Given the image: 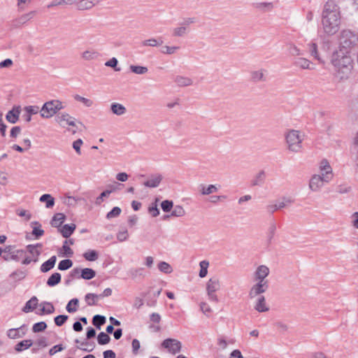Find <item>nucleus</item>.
Instances as JSON below:
<instances>
[{
	"instance_id": "26",
	"label": "nucleus",
	"mask_w": 358,
	"mask_h": 358,
	"mask_svg": "<svg viewBox=\"0 0 358 358\" xmlns=\"http://www.w3.org/2000/svg\"><path fill=\"white\" fill-rule=\"evenodd\" d=\"M252 6L263 12H268L273 8V4L271 2H256L252 3Z\"/></svg>"
},
{
	"instance_id": "13",
	"label": "nucleus",
	"mask_w": 358,
	"mask_h": 358,
	"mask_svg": "<svg viewBox=\"0 0 358 358\" xmlns=\"http://www.w3.org/2000/svg\"><path fill=\"white\" fill-rule=\"evenodd\" d=\"M39 306L41 308L36 312L38 315H50L55 310L54 306L50 302L43 301Z\"/></svg>"
},
{
	"instance_id": "38",
	"label": "nucleus",
	"mask_w": 358,
	"mask_h": 358,
	"mask_svg": "<svg viewBox=\"0 0 358 358\" xmlns=\"http://www.w3.org/2000/svg\"><path fill=\"white\" fill-rule=\"evenodd\" d=\"M96 275V272L89 268H85L81 270V274L80 278H82L85 280H91L94 278Z\"/></svg>"
},
{
	"instance_id": "28",
	"label": "nucleus",
	"mask_w": 358,
	"mask_h": 358,
	"mask_svg": "<svg viewBox=\"0 0 358 358\" xmlns=\"http://www.w3.org/2000/svg\"><path fill=\"white\" fill-rule=\"evenodd\" d=\"M33 344V341L30 339L23 340L15 345V350L17 352H20L29 348Z\"/></svg>"
},
{
	"instance_id": "42",
	"label": "nucleus",
	"mask_w": 358,
	"mask_h": 358,
	"mask_svg": "<svg viewBox=\"0 0 358 358\" xmlns=\"http://www.w3.org/2000/svg\"><path fill=\"white\" fill-rule=\"evenodd\" d=\"M308 51L311 56L314 57L317 60L320 62H323L321 59L318 52H317V45L315 43H310L308 44Z\"/></svg>"
},
{
	"instance_id": "14",
	"label": "nucleus",
	"mask_w": 358,
	"mask_h": 358,
	"mask_svg": "<svg viewBox=\"0 0 358 358\" xmlns=\"http://www.w3.org/2000/svg\"><path fill=\"white\" fill-rule=\"evenodd\" d=\"M21 112V107L20 106H14L12 110H9L6 115V120L12 123H16L19 120V116Z\"/></svg>"
},
{
	"instance_id": "31",
	"label": "nucleus",
	"mask_w": 358,
	"mask_h": 358,
	"mask_svg": "<svg viewBox=\"0 0 358 358\" xmlns=\"http://www.w3.org/2000/svg\"><path fill=\"white\" fill-rule=\"evenodd\" d=\"M110 109L113 113L117 115H124L127 111L126 108L118 103H113L110 106Z\"/></svg>"
},
{
	"instance_id": "54",
	"label": "nucleus",
	"mask_w": 358,
	"mask_h": 358,
	"mask_svg": "<svg viewBox=\"0 0 358 358\" xmlns=\"http://www.w3.org/2000/svg\"><path fill=\"white\" fill-rule=\"evenodd\" d=\"M122 212V210L119 207H114L106 215V218L110 220L114 217H118Z\"/></svg>"
},
{
	"instance_id": "64",
	"label": "nucleus",
	"mask_w": 358,
	"mask_h": 358,
	"mask_svg": "<svg viewBox=\"0 0 358 358\" xmlns=\"http://www.w3.org/2000/svg\"><path fill=\"white\" fill-rule=\"evenodd\" d=\"M200 309L203 312V313L207 315L208 317H209L210 313H212V309L206 302L201 303Z\"/></svg>"
},
{
	"instance_id": "48",
	"label": "nucleus",
	"mask_w": 358,
	"mask_h": 358,
	"mask_svg": "<svg viewBox=\"0 0 358 358\" xmlns=\"http://www.w3.org/2000/svg\"><path fill=\"white\" fill-rule=\"evenodd\" d=\"M199 266H200L199 277L203 278L207 275L209 262L206 260L201 261L199 263Z\"/></svg>"
},
{
	"instance_id": "46",
	"label": "nucleus",
	"mask_w": 358,
	"mask_h": 358,
	"mask_svg": "<svg viewBox=\"0 0 358 358\" xmlns=\"http://www.w3.org/2000/svg\"><path fill=\"white\" fill-rule=\"evenodd\" d=\"M158 269L166 274L171 273L173 271V269L169 264L166 262H160L158 264Z\"/></svg>"
},
{
	"instance_id": "1",
	"label": "nucleus",
	"mask_w": 358,
	"mask_h": 358,
	"mask_svg": "<svg viewBox=\"0 0 358 358\" xmlns=\"http://www.w3.org/2000/svg\"><path fill=\"white\" fill-rule=\"evenodd\" d=\"M341 8L335 0L325 2L322 12V25L325 34L333 36L338 32L341 25Z\"/></svg>"
},
{
	"instance_id": "56",
	"label": "nucleus",
	"mask_w": 358,
	"mask_h": 358,
	"mask_svg": "<svg viewBox=\"0 0 358 358\" xmlns=\"http://www.w3.org/2000/svg\"><path fill=\"white\" fill-rule=\"evenodd\" d=\"M276 231V224L274 221L271 222L267 231V237L269 241L272 240Z\"/></svg>"
},
{
	"instance_id": "10",
	"label": "nucleus",
	"mask_w": 358,
	"mask_h": 358,
	"mask_svg": "<svg viewBox=\"0 0 358 358\" xmlns=\"http://www.w3.org/2000/svg\"><path fill=\"white\" fill-rule=\"evenodd\" d=\"M268 289V282H256L249 291V296L250 299H253L257 296H262L261 294L266 292Z\"/></svg>"
},
{
	"instance_id": "58",
	"label": "nucleus",
	"mask_w": 358,
	"mask_h": 358,
	"mask_svg": "<svg viewBox=\"0 0 358 358\" xmlns=\"http://www.w3.org/2000/svg\"><path fill=\"white\" fill-rule=\"evenodd\" d=\"M288 51L292 56H300L302 55L301 50L294 44L289 45Z\"/></svg>"
},
{
	"instance_id": "17",
	"label": "nucleus",
	"mask_w": 358,
	"mask_h": 358,
	"mask_svg": "<svg viewBox=\"0 0 358 358\" xmlns=\"http://www.w3.org/2000/svg\"><path fill=\"white\" fill-rule=\"evenodd\" d=\"M162 180V175H160V174L152 175L145 182H143V185L148 187L155 188L159 185Z\"/></svg>"
},
{
	"instance_id": "40",
	"label": "nucleus",
	"mask_w": 358,
	"mask_h": 358,
	"mask_svg": "<svg viewBox=\"0 0 358 358\" xmlns=\"http://www.w3.org/2000/svg\"><path fill=\"white\" fill-rule=\"evenodd\" d=\"M24 327L22 326L19 328H17V329H10L8 331H7V336L8 338H12V339H15V338H22L24 336V332H22V334H20V330Z\"/></svg>"
},
{
	"instance_id": "33",
	"label": "nucleus",
	"mask_w": 358,
	"mask_h": 358,
	"mask_svg": "<svg viewBox=\"0 0 358 358\" xmlns=\"http://www.w3.org/2000/svg\"><path fill=\"white\" fill-rule=\"evenodd\" d=\"M101 299L99 294L88 293L85 296V300L88 306H92L96 305V301Z\"/></svg>"
},
{
	"instance_id": "39",
	"label": "nucleus",
	"mask_w": 358,
	"mask_h": 358,
	"mask_svg": "<svg viewBox=\"0 0 358 358\" xmlns=\"http://www.w3.org/2000/svg\"><path fill=\"white\" fill-rule=\"evenodd\" d=\"M163 43V41L161 38H149L147 40H144L142 41L143 46H150V47H157L158 45H161Z\"/></svg>"
},
{
	"instance_id": "55",
	"label": "nucleus",
	"mask_w": 358,
	"mask_h": 358,
	"mask_svg": "<svg viewBox=\"0 0 358 358\" xmlns=\"http://www.w3.org/2000/svg\"><path fill=\"white\" fill-rule=\"evenodd\" d=\"M161 207L164 212H170L173 207V202L170 200H164L162 202Z\"/></svg>"
},
{
	"instance_id": "29",
	"label": "nucleus",
	"mask_w": 358,
	"mask_h": 358,
	"mask_svg": "<svg viewBox=\"0 0 358 358\" xmlns=\"http://www.w3.org/2000/svg\"><path fill=\"white\" fill-rule=\"evenodd\" d=\"M99 53L94 50H87L82 53V58L87 61L96 59L99 57Z\"/></svg>"
},
{
	"instance_id": "41",
	"label": "nucleus",
	"mask_w": 358,
	"mask_h": 358,
	"mask_svg": "<svg viewBox=\"0 0 358 358\" xmlns=\"http://www.w3.org/2000/svg\"><path fill=\"white\" fill-rule=\"evenodd\" d=\"M106 322V319L104 316L100 315H96L93 317L92 324L97 329H100L101 327Z\"/></svg>"
},
{
	"instance_id": "25",
	"label": "nucleus",
	"mask_w": 358,
	"mask_h": 358,
	"mask_svg": "<svg viewBox=\"0 0 358 358\" xmlns=\"http://www.w3.org/2000/svg\"><path fill=\"white\" fill-rule=\"evenodd\" d=\"M66 216L64 213H58L53 216L50 222V224L52 227L59 229L62 223L64 222Z\"/></svg>"
},
{
	"instance_id": "32",
	"label": "nucleus",
	"mask_w": 358,
	"mask_h": 358,
	"mask_svg": "<svg viewBox=\"0 0 358 358\" xmlns=\"http://www.w3.org/2000/svg\"><path fill=\"white\" fill-rule=\"evenodd\" d=\"M129 275L134 280L143 278L145 277V270L143 268H131L129 270Z\"/></svg>"
},
{
	"instance_id": "36",
	"label": "nucleus",
	"mask_w": 358,
	"mask_h": 358,
	"mask_svg": "<svg viewBox=\"0 0 358 358\" xmlns=\"http://www.w3.org/2000/svg\"><path fill=\"white\" fill-rule=\"evenodd\" d=\"M39 200L41 202H45V207L48 208H52L55 204L54 198L49 194H43Z\"/></svg>"
},
{
	"instance_id": "59",
	"label": "nucleus",
	"mask_w": 358,
	"mask_h": 358,
	"mask_svg": "<svg viewBox=\"0 0 358 358\" xmlns=\"http://www.w3.org/2000/svg\"><path fill=\"white\" fill-rule=\"evenodd\" d=\"M148 212L154 217L159 215V210L156 202L152 203L148 208Z\"/></svg>"
},
{
	"instance_id": "4",
	"label": "nucleus",
	"mask_w": 358,
	"mask_h": 358,
	"mask_svg": "<svg viewBox=\"0 0 358 358\" xmlns=\"http://www.w3.org/2000/svg\"><path fill=\"white\" fill-rule=\"evenodd\" d=\"M358 45V34L350 30L343 29L339 35V48L350 52V50Z\"/></svg>"
},
{
	"instance_id": "61",
	"label": "nucleus",
	"mask_w": 358,
	"mask_h": 358,
	"mask_svg": "<svg viewBox=\"0 0 358 358\" xmlns=\"http://www.w3.org/2000/svg\"><path fill=\"white\" fill-rule=\"evenodd\" d=\"M10 277L16 280H20L26 277V273L25 271L22 270H17L11 273Z\"/></svg>"
},
{
	"instance_id": "22",
	"label": "nucleus",
	"mask_w": 358,
	"mask_h": 358,
	"mask_svg": "<svg viewBox=\"0 0 358 358\" xmlns=\"http://www.w3.org/2000/svg\"><path fill=\"white\" fill-rule=\"evenodd\" d=\"M173 80L180 87L191 86L193 84V80L190 78L182 76H176Z\"/></svg>"
},
{
	"instance_id": "15",
	"label": "nucleus",
	"mask_w": 358,
	"mask_h": 358,
	"mask_svg": "<svg viewBox=\"0 0 358 358\" xmlns=\"http://www.w3.org/2000/svg\"><path fill=\"white\" fill-rule=\"evenodd\" d=\"M266 172L264 170L259 171L250 180V186L255 187L263 185L266 180Z\"/></svg>"
},
{
	"instance_id": "43",
	"label": "nucleus",
	"mask_w": 358,
	"mask_h": 358,
	"mask_svg": "<svg viewBox=\"0 0 358 358\" xmlns=\"http://www.w3.org/2000/svg\"><path fill=\"white\" fill-rule=\"evenodd\" d=\"M187 33H188V28H187V27L183 26L181 23H180V27H176L173 29V35L174 36H178V37L184 36Z\"/></svg>"
},
{
	"instance_id": "24",
	"label": "nucleus",
	"mask_w": 358,
	"mask_h": 358,
	"mask_svg": "<svg viewBox=\"0 0 358 358\" xmlns=\"http://www.w3.org/2000/svg\"><path fill=\"white\" fill-rule=\"evenodd\" d=\"M255 309L259 313L266 312L269 310V308L266 303V299L264 296H259L258 297L256 304L255 305Z\"/></svg>"
},
{
	"instance_id": "57",
	"label": "nucleus",
	"mask_w": 358,
	"mask_h": 358,
	"mask_svg": "<svg viewBox=\"0 0 358 358\" xmlns=\"http://www.w3.org/2000/svg\"><path fill=\"white\" fill-rule=\"evenodd\" d=\"M69 316L66 315H59L55 317L54 321L57 326H62L68 320Z\"/></svg>"
},
{
	"instance_id": "37",
	"label": "nucleus",
	"mask_w": 358,
	"mask_h": 358,
	"mask_svg": "<svg viewBox=\"0 0 358 358\" xmlns=\"http://www.w3.org/2000/svg\"><path fill=\"white\" fill-rule=\"evenodd\" d=\"M37 247H41V244L37 243L36 245H28L27 246V250L32 255L34 262L37 261L38 257L40 255V251L36 249Z\"/></svg>"
},
{
	"instance_id": "11",
	"label": "nucleus",
	"mask_w": 358,
	"mask_h": 358,
	"mask_svg": "<svg viewBox=\"0 0 358 358\" xmlns=\"http://www.w3.org/2000/svg\"><path fill=\"white\" fill-rule=\"evenodd\" d=\"M269 268L266 265H260L257 266L253 273V280L255 282H268L266 279L269 275Z\"/></svg>"
},
{
	"instance_id": "62",
	"label": "nucleus",
	"mask_w": 358,
	"mask_h": 358,
	"mask_svg": "<svg viewBox=\"0 0 358 358\" xmlns=\"http://www.w3.org/2000/svg\"><path fill=\"white\" fill-rule=\"evenodd\" d=\"M24 111L30 115L37 114L39 111V107L37 106H29L24 108Z\"/></svg>"
},
{
	"instance_id": "51",
	"label": "nucleus",
	"mask_w": 358,
	"mask_h": 358,
	"mask_svg": "<svg viewBox=\"0 0 358 358\" xmlns=\"http://www.w3.org/2000/svg\"><path fill=\"white\" fill-rule=\"evenodd\" d=\"M73 98L76 101L83 103L86 107H91L93 105L92 100L81 96L79 94H75Z\"/></svg>"
},
{
	"instance_id": "52",
	"label": "nucleus",
	"mask_w": 358,
	"mask_h": 358,
	"mask_svg": "<svg viewBox=\"0 0 358 358\" xmlns=\"http://www.w3.org/2000/svg\"><path fill=\"white\" fill-rule=\"evenodd\" d=\"M73 265L71 259L62 260L58 264V269L60 271H65L70 268Z\"/></svg>"
},
{
	"instance_id": "2",
	"label": "nucleus",
	"mask_w": 358,
	"mask_h": 358,
	"mask_svg": "<svg viewBox=\"0 0 358 358\" xmlns=\"http://www.w3.org/2000/svg\"><path fill=\"white\" fill-rule=\"evenodd\" d=\"M331 62L337 79L343 81L350 78L353 69V60L348 50H336L331 55Z\"/></svg>"
},
{
	"instance_id": "3",
	"label": "nucleus",
	"mask_w": 358,
	"mask_h": 358,
	"mask_svg": "<svg viewBox=\"0 0 358 358\" xmlns=\"http://www.w3.org/2000/svg\"><path fill=\"white\" fill-rule=\"evenodd\" d=\"M287 149L292 152H299L302 149L303 135L298 130L290 129L285 135Z\"/></svg>"
},
{
	"instance_id": "35",
	"label": "nucleus",
	"mask_w": 358,
	"mask_h": 358,
	"mask_svg": "<svg viewBox=\"0 0 358 358\" xmlns=\"http://www.w3.org/2000/svg\"><path fill=\"white\" fill-rule=\"evenodd\" d=\"M61 281V274L59 273H52L47 280V285L49 287H54Z\"/></svg>"
},
{
	"instance_id": "47",
	"label": "nucleus",
	"mask_w": 358,
	"mask_h": 358,
	"mask_svg": "<svg viewBox=\"0 0 358 358\" xmlns=\"http://www.w3.org/2000/svg\"><path fill=\"white\" fill-rule=\"evenodd\" d=\"M131 72L138 74L143 75L148 71V69L146 66L131 65L129 67Z\"/></svg>"
},
{
	"instance_id": "7",
	"label": "nucleus",
	"mask_w": 358,
	"mask_h": 358,
	"mask_svg": "<svg viewBox=\"0 0 358 358\" xmlns=\"http://www.w3.org/2000/svg\"><path fill=\"white\" fill-rule=\"evenodd\" d=\"M331 178V176L315 174L310 179L308 185L309 188L313 192H320L322 187L324 186V183L329 182Z\"/></svg>"
},
{
	"instance_id": "45",
	"label": "nucleus",
	"mask_w": 358,
	"mask_h": 358,
	"mask_svg": "<svg viewBox=\"0 0 358 358\" xmlns=\"http://www.w3.org/2000/svg\"><path fill=\"white\" fill-rule=\"evenodd\" d=\"M83 257L86 260L93 262L98 259L99 254L96 250H90L83 254Z\"/></svg>"
},
{
	"instance_id": "9",
	"label": "nucleus",
	"mask_w": 358,
	"mask_h": 358,
	"mask_svg": "<svg viewBox=\"0 0 358 358\" xmlns=\"http://www.w3.org/2000/svg\"><path fill=\"white\" fill-rule=\"evenodd\" d=\"M55 121L62 127L66 125L76 127V118L67 113H58L55 117Z\"/></svg>"
},
{
	"instance_id": "20",
	"label": "nucleus",
	"mask_w": 358,
	"mask_h": 358,
	"mask_svg": "<svg viewBox=\"0 0 358 358\" xmlns=\"http://www.w3.org/2000/svg\"><path fill=\"white\" fill-rule=\"evenodd\" d=\"M198 188L200 194L203 196L210 195L218 191V187L215 185H209L206 186L203 184H201Z\"/></svg>"
},
{
	"instance_id": "50",
	"label": "nucleus",
	"mask_w": 358,
	"mask_h": 358,
	"mask_svg": "<svg viewBox=\"0 0 358 358\" xmlns=\"http://www.w3.org/2000/svg\"><path fill=\"white\" fill-rule=\"evenodd\" d=\"M110 341V336L104 332H101L97 336V341L99 345L108 344Z\"/></svg>"
},
{
	"instance_id": "8",
	"label": "nucleus",
	"mask_w": 358,
	"mask_h": 358,
	"mask_svg": "<svg viewBox=\"0 0 358 358\" xmlns=\"http://www.w3.org/2000/svg\"><path fill=\"white\" fill-rule=\"evenodd\" d=\"M162 346L172 355L179 353L182 349V343L175 338H166L162 343Z\"/></svg>"
},
{
	"instance_id": "21",
	"label": "nucleus",
	"mask_w": 358,
	"mask_h": 358,
	"mask_svg": "<svg viewBox=\"0 0 358 358\" xmlns=\"http://www.w3.org/2000/svg\"><path fill=\"white\" fill-rule=\"evenodd\" d=\"M38 303V300L37 297L34 296L28 301L26 302L22 310L26 313L32 312L36 308Z\"/></svg>"
},
{
	"instance_id": "30",
	"label": "nucleus",
	"mask_w": 358,
	"mask_h": 358,
	"mask_svg": "<svg viewBox=\"0 0 358 358\" xmlns=\"http://www.w3.org/2000/svg\"><path fill=\"white\" fill-rule=\"evenodd\" d=\"M185 215V210L183 208V207L182 206L178 205V206H176L173 208V210H172V212H171L170 215H164V220H166V219L169 218L170 216L182 217Z\"/></svg>"
},
{
	"instance_id": "23",
	"label": "nucleus",
	"mask_w": 358,
	"mask_h": 358,
	"mask_svg": "<svg viewBox=\"0 0 358 358\" xmlns=\"http://www.w3.org/2000/svg\"><path fill=\"white\" fill-rule=\"evenodd\" d=\"M76 226L75 224H64L62 227L58 229V231L64 238H69L75 231Z\"/></svg>"
},
{
	"instance_id": "60",
	"label": "nucleus",
	"mask_w": 358,
	"mask_h": 358,
	"mask_svg": "<svg viewBox=\"0 0 358 358\" xmlns=\"http://www.w3.org/2000/svg\"><path fill=\"white\" fill-rule=\"evenodd\" d=\"M178 47L164 45L161 49V52L163 54L172 55L175 53Z\"/></svg>"
},
{
	"instance_id": "18",
	"label": "nucleus",
	"mask_w": 358,
	"mask_h": 358,
	"mask_svg": "<svg viewBox=\"0 0 358 358\" xmlns=\"http://www.w3.org/2000/svg\"><path fill=\"white\" fill-rule=\"evenodd\" d=\"M99 1L96 0H80L77 1L75 3L76 4V6L78 9L84 10H88L94 7Z\"/></svg>"
},
{
	"instance_id": "5",
	"label": "nucleus",
	"mask_w": 358,
	"mask_h": 358,
	"mask_svg": "<svg viewBox=\"0 0 358 358\" xmlns=\"http://www.w3.org/2000/svg\"><path fill=\"white\" fill-rule=\"evenodd\" d=\"M65 106L59 100L55 99L45 102L40 110L41 116L43 118H50L64 109Z\"/></svg>"
},
{
	"instance_id": "16",
	"label": "nucleus",
	"mask_w": 358,
	"mask_h": 358,
	"mask_svg": "<svg viewBox=\"0 0 358 358\" xmlns=\"http://www.w3.org/2000/svg\"><path fill=\"white\" fill-rule=\"evenodd\" d=\"M35 15V11H31L28 13L24 14L19 17L18 18L15 19L13 22V25L15 27H19L22 26V24H25L27 22L30 20L34 17Z\"/></svg>"
},
{
	"instance_id": "34",
	"label": "nucleus",
	"mask_w": 358,
	"mask_h": 358,
	"mask_svg": "<svg viewBox=\"0 0 358 358\" xmlns=\"http://www.w3.org/2000/svg\"><path fill=\"white\" fill-rule=\"evenodd\" d=\"M320 169L322 171V176H332V169L330 166L329 162L326 159H323L320 166Z\"/></svg>"
},
{
	"instance_id": "49",
	"label": "nucleus",
	"mask_w": 358,
	"mask_h": 358,
	"mask_svg": "<svg viewBox=\"0 0 358 358\" xmlns=\"http://www.w3.org/2000/svg\"><path fill=\"white\" fill-rule=\"evenodd\" d=\"M294 202V200L291 197H282L280 201H279L277 203L279 209H282L286 208L289 204H292Z\"/></svg>"
},
{
	"instance_id": "6",
	"label": "nucleus",
	"mask_w": 358,
	"mask_h": 358,
	"mask_svg": "<svg viewBox=\"0 0 358 358\" xmlns=\"http://www.w3.org/2000/svg\"><path fill=\"white\" fill-rule=\"evenodd\" d=\"M221 285L220 278L217 276L210 278L206 283V293L209 301L217 303L218 297L215 292L220 289Z\"/></svg>"
},
{
	"instance_id": "19",
	"label": "nucleus",
	"mask_w": 358,
	"mask_h": 358,
	"mask_svg": "<svg viewBox=\"0 0 358 358\" xmlns=\"http://www.w3.org/2000/svg\"><path fill=\"white\" fill-rule=\"evenodd\" d=\"M293 65L300 69H312L310 67V62L303 57L295 58L292 62Z\"/></svg>"
},
{
	"instance_id": "53",
	"label": "nucleus",
	"mask_w": 358,
	"mask_h": 358,
	"mask_svg": "<svg viewBox=\"0 0 358 358\" xmlns=\"http://www.w3.org/2000/svg\"><path fill=\"white\" fill-rule=\"evenodd\" d=\"M47 328V324L45 322H39L35 323L32 327V331L34 333L43 331Z\"/></svg>"
},
{
	"instance_id": "44",
	"label": "nucleus",
	"mask_w": 358,
	"mask_h": 358,
	"mask_svg": "<svg viewBox=\"0 0 358 358\" xmlns=\"http://www.w3.org/2000/svg\"><path fill=\"white\" fill-rule=\"evenodd\" d=\"M31 225H37L38 227H33L32 234L35 236L36 238L38 239L44 234V231L41 229V224L36 221L32 222Z\"/></svg>"
},
{
	"instance_id": "63",
	"label": "nucleus",
	"mask_w": 358,
	"mask_h": 358,
	"mask_svg": "<svg viewBox=\"0 0 358 358\" xmlns=\"http://www.w3.org/2000/svg\"><path fill=\"white\" fill-rule=\"evenodd\" d=\"M351 187L347 185H339L336 187V191L339 194H346L350 192Z\"/></svg>"
},
{
	"instance_id": "27",
	"label": "nucleus",
	"mask_w": 358,
	"mask_h": 358,
	"mask_svg": "<svg viewBox=\"0 0 358 358\" xmlns=\"http://www.w3.org/2000/svg\"><path fill=\"white\" fill-rule=\"evenodd\" d=\"M56 261V256L51 257L48 260L42 264L41 266V271L43 273H46L51 270L55 266Z\"/></svg>"
},
{
	"instance_id": "12",
	"label": "nucleus",
	"mask_w": 358,
	"mask_h": 358,
	"mask_svg": "<svg viewBox=\"0 0 358 358\" xmlns=\"http://www.w3.org/2000/svg\"><path fill=\"white\" fill-rule=\"evenodd\" d=\"M267 70L261 69L250 72V80L253 83L265 82L266 80Z\"/></svg>"
}]
</instances>
